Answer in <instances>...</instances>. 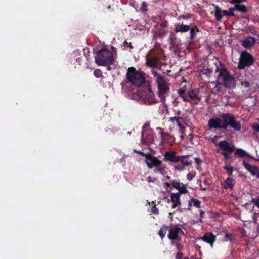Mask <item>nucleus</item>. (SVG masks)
<instances>
[{"label": "nucleus", "mask_w": 259, "mask_h": 259, "mask_svg": "<svg viewBox=\"0 0 259 259\" xmlns=\"http://www.w3.org/2000/svg\"><path fill=\"white\" fill-rule=\"evenodd\" d=\"M221 117L222 119L218 117L210 118L208 122L209 129L224 130L227 131L228 127H230L235 131L241 130V122L237 120L233 114L223 113Z\"/></svg>", "instance_id": "nucleus-1"}, {"label": "nucleus", "mask_w": 259, "mask_h": 259, "mask_svg": "<svg viewBox=\"0 0 259 259\" xmlns=\"http://www.w3.org/2000/svg\"><path fill=\"white\" fill-rule=\"evenodd\" d=\"M216 69L215 72L219 73L217 85L220 84L228 89L234 88L236 85L235 78L228 71L225 65L220 62L214 63Z\"/></svg>", "instance_id": "nucleus-2"}, {"label": "nucleus", "mask_w": 259, "mask_h": 259, "mask_svg": "<svg viewBox=\"0 0 259 259\" xmlns=\"http://www.w3.org/2000/svg\"><path fill=\"white\" fill-rule=\"evenodd\" d=\"M151 74L153 75L154 79L157 84V95L162 102L165 100V96L170 90L169 83H167L164 77L159 74L156 71L152 70Z\"/></svg>", "instance_id": "nucleus-3"}, {"label": "nucleus", "mask_w": 259, "mask_h": 259, "mask_svg": "<svg viewBox=\"0 0 259 259\" xmlns=\"http://www.w3.org/2000/svg\"><path fill=\"white\" fill-rule=\"evenodd\" d=\"M95 61L99 66H106V65H112L114 62L112 53L105 48L99 50L95 56Z\"/></svg>", "instance_id": "nucleus-4"}, {"label": "nucleus", "mask_w": 259, "mask_h": 259, "mask_svg": "<svg viewBox=\"0 0 259 259\" xmlns=\"http://www.w3.org/2000/svg\"><path fill=\"white\" fill-rule=\"evenodd\" d=\"M128 81L135 86H142L145 82L144 74L133 67L128 68L126 74Z\"/></svg>", "instance_id": "nucleus-5"}, {"label": "nucleus", "mask_w": 259, "mask_h": 259, "mask_svg": "<svg viewBox=\"0 0 259 259\" xmlns=\"http://www.w3.org/2000/svg\"><path fill=\"white\" fill-rule=\"evenodd\" d=\"M254 59L252 55L246 51H243L239 58L238 68L243 69L246 66H250L253 64Z\"/></svg>", "instance_id": "nucleus-6"}, {"label": "nucleus", "mask_w": 259, "mask_h": 259, "mask_svg": "<svg viewBox=\"0 0 259 259\" xmlns=\"http://www.w3.org/2000/svg\"><path fill=\"white\" fill-rule=\"evenodd\" d=\"M183 97V101L188 102L195 105H197L201 101V98L198 96V92L195 89H189L186 96Z\"/></svg>", "instance_id": "nucleus-7"}, {"label": "nucleus", "mask_w": 259, "mask_h": 259, "mask_svg": "<svg viewBox=\"0 0 259 259\" xmlns=\"http://www.w3.org/2000/svg\"><path fill=\"white\" fill-rule=\"evenodd\" d=\"M145 162L149 169L162 165V161L161 160H159L158 157L149 153H148L147 155H146Z\"/></svg>", "instance_id": "nucleus-8"}, {"label": "nucleus", "mask_w": 259, "mask_h": 259, "mask_svg": "<svg viewBox=\"0 0 259 259\" xmlns=\"http://www.w3.org/2000/svg\"><path fill=\"white\" fill-rule=\"evenodd\" d=\"M179 235H184V232L182 229L178 226L170 227L169 229V232L167 234V237L172 241L177 240L180 241L181 237Z\"/></svg>", "instance_id": "nucleus-9"}, {"label": "nucleus", "mask_w": 259, "mask_h": 259, "mask_svg": "<svg viewBox=\"0 0 259 259\" xmlns=\"http://www.w3.org/2000/svg\"><path fill=\"white\" fill-rule=\"evenodd\" d=\"M199 239L209 244L211 248L213 247L214 243L217 240L216 236L211 232L205 233L203 236Z\"/></svg>", "instance_id": "nucleus-10"}, {"label": "nucleus", "mask_w": 259, "mask_h": 259, "mask_svg": "<svg viewBox=\"0 0 259 259\" xmlns=\"http://www.w3.org/2000/svg\"><path fill=\"white\" fill-rule=\"evenodd\" d=\"M178 157L179 156L176 155L175 151H166L164 155L163 161L176 163L178 162Z\"/></svg>", "instance_id": "nucleus-11"}, {"label": "nucleus", "mask_w": 259, "mask_h": 259, "mask_svg": "<svg viewBox=\"0 0 259 259\" xmlns=\"http://www.w3.org/2000/svg\"><path fill=\"white\" fill-rule=\"evenodd\" d=\"M218 145L220 147L223 152H227L229 153H231L235 150V147L231 145L229 142L226 140L220 141Z\"/></svg>", "instance_id": "nucleus-12"}, {"label": "nucleus", "mask_w": 259, "mask_h": 259, "mask_svg": "<svg viewBox=\"0 0 259 259\" xmlns=\"http://www.w3.org/2000/svg\"><path fill=\"white\" fill-rule=\"evenodd\" d=\"M159 135L161 138L162 142H166L168 143H171L174 141V137L171 136L167 133H165L163 130L160 128Z\"/></svg>", "instance_id": "nucleus-13"}, {"label": "nucleus", "mask_w": 259, "mask_h": 259, "mask_svg": "<svg viewBox=\"0 0 259 259\" xmlns=\"http://www.w3.org/2000/svg\"><path fill=\"white\" fill-rule=\"evenodd\" d=\"M213 6L215 8L213 14L217 21H221L223 16H227L228 11L222 10L220 7L216 5L213 4Z\"/></svg>", "instance_id": "nucleus-14"}, {"label": "nucleus", "mask_w": 259, "mask_h": 259, "mask_svg": "<svg viewBox=\"0 0 259 259\" xmlns=\"http://www.w3.org/2000/svg\"><path fill=\"white\" fill-rule=\"evenodd\" d=\"M144 101L147 104H152L157 102L155 99V96L151 89H149L148 92L146 94Z\"/></svg>", "instance_id": "nucleus-15"}, {"label": "nucleus", "mask_w": 259, "mask_h": 259, "mask_svg": "<svg viewBox=\"0 0 259 259\" xmlns=\"http://www.w3.org/2000/svg\"><path fill=\"white\" fill-rule=\"evenodd\" d=\"M243 165L245 169L253 176H256L259 178V167L252 166L246 163L245 161L243 162Z\"/></svg>", "instance_id": "nucleus-16"}, {"label": "nucleus", "mask_w": 259, "mask_h": 259, "mask_svg": "<svg viewBox=\"0 0 259 259\" xmlns=\"http://www.w3.org/2000/svg\"><path fill=\"white\" fill-rule=\"evenodd\" d=\"M256 43V39L252 36H248L241 41V45L246 49H250Z\"/></svg>", "instance_id": "nucleus-17"}, {"label": "nucleus", "mask_w": 259, "mask_h": 259, "mask_svg": "<svg viewBox=\"0 0 259 259\" xmlns=\"http://www.w3.org/2000/svg\"><path fill=\"white\" fill-rule=\"evenodd\" d=\"M190 155H182L178 157V162H180L184 166H189L192 165V162L189 159Z\"/></svg>", "instance_id": "nucleus-18"}, {"label": "nucleus", "mask_w": 259, "mask_h": 259, "mask_svg": "<svg viewBox=\"0 0 259 259\" xmlns=\"http://www.w3.org/2000/svg\"><path fill=\"white\" fill-rule=\"evenodd\" d=\"M159 63V59L157 57L146 58V64L150 68H156Z\"/></svg>", "instance_id": "nucleus-19"}, {"label": "nucleus", "mask_w": 259, "mask_h": 259, "mask_svg": "<svg viewBox=\"0 0 259 259\" xmlns=\"http://www.w3.org/2000/svg\"><path fill=\"white\" fill-rule=\"evenodd\" d=\"M171 200L173 203L172 208H176L180 205V194L179 193H172L171 195Z\"/></svg>", "instance_id": "nucleus-20"}, {"label": "nucleus", "mask_w": 259, "mask_h": 259, "mask_svg": "<svg viewBox=\"0 0 259 259\" xmlns=\"http://www.w3.org/2000/svg\"><path fill=\"white\" fill-rule=\"evenodd\" d=\"M190 29V26L185 25L183 24H177L175 31L176 32H187Z\"/></svg>", "instance_id": "nucleus-21"}, {"label": "nucleus", "mask_w": 259, "mask_h": 259, "mask_svg": "<svg viewBox=\"0 0 259 259\" xmlns=\"http://www.w3.org/2000/svg\"><path fill=\"white\" fill-rule=\"evenodd\" d=\"M180 119H181L182 118L181 117L174 116V117H170L169 118V121H171L172 122H174L175 121L176 122L177 125L179 126L181 133L182 134H184L185 127L183 125V124L181 123V122L180 121Z\"/></svg>", "instance_id": "nucleus-22"}, {"label": "nucleus", "mask_w": 259, "mask_h": 259, "mask_svg": "<svg viewBox=\"0 0 259 259\" xmlns=\"http://www.w3.org/2000/svg\"><path fill=\"white\" fill-rule=\"evenodd\" d=\"M169 41L171 46L174 48H178L179 45L178 40L175 32H171L169 37Z\"/></svg>", "instance_id": "nucleus-23"}, {"label": "nucleus", "mask_w": 259, "mask_h": 259, "mask_svg": "<svg viewBox=\"0 0 259 259\" xmlns=\"http://www.w3.org/2000/svg\"><path fill=\"white\" fill-rule=\"evenodd\" d=\"M235 183V180L232 177H229L225 181L223 184V188L224 189L230 188L232 189L233 188Z\"/></svg>", "instance_id": "nucleus-24"}, {"label": "nucleus", "mask_w": 259, "mask_h": 259, "mask_svg": "<svg viewBox=\"0 0 259 259\" xmlns=\"http://www.w3.org/2000/svg\"><path fill=\"white\" fill-rule=\"evenodd\" d=\"M170 227V226H166L165 225H163L161 229L159 230L158 234L161 239H163V238L165 237L167 231L169 230Z\"/></svg>", "instance_id": "nucleus-25"}, {"label": "nucleus", "mask_w": 259, "mask_h": 259, "mask_svg": "<svg viewBox=\"0 0 259 259\" xmlns=\"http://www.w3.org/2000/svg\"><path fill=\"white\" fill-rule=\"evenodd\" d=\"M235 155L238 156L240 158H243L245 157H248L249 158H251V156L249 155L246 151H245L242 149L239 148L237 149L235 152Z\"/></svg>", "instance_id": "nucleus-26"}, {"label": "nucleus", "mask_w": 259, "mask_h": 259, "mask_svg": "<svg viewBox=\"0 0 259 259\" xmlns=\"http://www.w3.org/2000/svg\"><path fill=\"white\" fill-rule=\"evenodd\" d=\"M200 204H201V201L199 200L192 198H191L188 203L189 207H191L192 206L196 207V208H200Z\"/></svg>", "instance_id": "nucleus-27"}, {"label": "nucleus", "mask_w": 259, "mask_h": 259, "mask_svg": "<svg viewBox=\"0 0 259 259\" xmlns=\"http://www.w3.org/2000/svg\"><path fill=\"white\" fill-rule=\"evenodd\" d=\"M167 33V30L165 28H161L157 26V34L160 37H163L166 35Z\"/></svg>", "instance_id": "nucleus-28"}, {"label": "nucleus", "mask_w": 259, "mask_h": 259, "mask_svg": "<svg viewBox=\"0 0 259 259\" xmlns=\"http://www.w3.org/2000/svg\"><path fill=\"white\" fill-rule=\"evenodd\" d=\"M235 9H236V10L242 13H246L248 10L245 5L240 4L235 5Z\"/></svg>", "instance_id": "nucleus-29"}, {"label": "nucleus", "mask_w": 259, "mask_h": 259, "mask_svg": "<svg viewBox=\"0 0 259 259\" xmlns=\"http://www.w3.org/2000/svg\"><path fill=\"white\" fill-rule=\"evenodd\" d=\"M212 183V180L210 178H205L203 181V184L206 186L205 187H202L201 185L200 186L201 187V190L204 191H206L207 189V187H208Z\"/></svg>", "instance_id": "nucleus-30"}, {"label": "nucleus", "mask_w": 259, "mask_h": 259, "mask_svg": "<svg viewBox=\"0 0 259 259\" xmlns=\"http://www.w3.org/2000/svg\"><path fill=\"white\" fill-rule=\"evenodd\" d=\"M235 240L236 238L232 234L226 233L224 237V240L225 241H230L232 242Z\"/></svg>", "instance_id": "nucleus-31"}, {"label": "nucleus", "mask_w": 259, "mask_h": 259, "mask_svg": "<svg viewBox=\"0 0 259 259\" xmlns=\"http://www.w3.org/2000/svg\"><path fill=\"white\" fill-rule=\"evenodd\" d=\"M172 245L176 247L178 251H181L184 249L183 245L180 242L176 241V240L172 241Z\"/></svg>", "instance_id": "nucleus-32"}, {"label": "nucleus", "mask_w": 259, "mask_h": 259, "mask_svg": "<svg viewBox=\"0 0 259 259\" xmlns=\"http://www.w3.org/2000/svg\"><path fill=\"white\" fill-rule=\"evenodd\" d=\"M213 70L212 69L205 67H203L201 70V72L207 76H210Z\"/></svg>", "instance_id": "nucleus-33"}, {"label": "nucleus", "mask_w": 259, "mask_h": 259, "mask_svg": "<svg viewBox=\"0 0 259 259\" xmlns=\"http://www.w3.org/2000/svg\"><path fill=\"white\" fill-rule=\"evenodd\" d=\"M177 93L178 94L179 96L181 97L183 100V97L186 96V95H187V90H184L181 88H180L178 90H177Z\"/></svg>", "instance_id": "nucleus-34"}, {"label": "nucleus", "mask_w": 259, "mask_h": 259, "mask_svg": "<svg viewBox=\"0 0 259 259\" xmlns=\"http://www.w3.org/2000/svg\"><path fill=\"white\" fill-rule=\"evenodd\" d=\"M180 191V194H186L188 193V191L186 189L185 185L184 184L180 186V188L178 189Z\"/></svg>", "instance_id": "nucleus-35"}, {"label": "nucleus", "mask_w": 259, "mask_h": 259, "mask_svg": "<svg viewBox=\"0 0 259 259\" xmlns=\"http://www.w3.org/2000/svg\"><path fill=\"white\" fill-rule=\"evenodd\" d=\"M155 168L154 170V173L164 174V168L162 167V165L159 166V167H155Z\"/></svg>", "instance_id": "nucleus-36"}, {"label": "nucleus", "mask_w": 259, "mask_h": 259, "mask_svg": "<svg viewBox=\"0 0 259 259\" xmlns=\"http://www.w3.org/2000/svg\"><path fill=\"white\" fill-rule=\"evenodd\" d=\"M94 75L95 77L99 78L102 76V72L100 69H96L94 71Z\"/></svg>", "instance_id": "nucleus-37"}, {"label": "nucleus", "mask_w": 259, "mask_h": 259, "mask_svg": "<svg viewBox=\"0 0 259 259\" xmlns=\"http://www.w3.org/2000/svg\"><path fill=\"white\" fill-rule=\"evenodd\" d=\"M224 168L226 170L227 173L231 176L232 175L233 171V168L232 166H225Z\"/></svg>", "instance_id": "nucleus-38"}, {"label": "nucleus", "mask_w": 259, "mask_h": 259, "mask_svg": "<svg viewBox=\"0 0 259 259\" xmlns=\"http://www.w3.org/2000/svg\"><path fill=\"white\" fill-rule=\"evenodd\" d=\"M182 184L183 183L178 182L175 181H174L173 182H171V185H172V187L176 188L177 189L180 188V186L182 185Z\"/></svg>", "instance_id": "nucleus-39"}, {"label": "nucleus", "mask_w": 259, "mask_h": 259, "mask_svg": "<svg viewBox=\"0 0 259 259\" xmlns=\"http://www.w3.org/2000/svg\"><path fill=\"white\" fill-rule=\"evenodd\" d=\"M83 54L86 57L87 60L88 61L89 60L90 57V51L89 48H84L83 49Z\"/></svg>", "instance_id": "nucleus-40"}, {"label": "nucleus", "mask_w": 259, "mask_h": 259, "mask_svg": "<svg viewBox=\"0 0 259 259\" xmlns=\"http://www.w3.org/2000/svg\"><path fill=\"white\" fill-rule=\"evenodd\" d=\"M189 30L190 31V38L191 40H193L196 37V32L192 27H190V29Z\"/></svg>", "instance_id": "nucleus-41"}, {"label": "nucleus", "mask_w": 259, "mask_h": 259, "mask_svg": "<svg viewBox=\"0 0 259 259\" xmlns=\"http://www.w3.org/2000/svg\"><path fill=\"white\" fill-rule=\"evenodd\" d=\"M151 212L154 214H158L159 213V210L155 205L152 206L151 208Z\"/></svg>", "instance_id": "nucleus-42"}, {"label": "nucleus", "mask_w": 259, "mask_h": 259, "mask_svg": "<svg viewBox=\"0 0 259 259\" xmlns=\"http://www.w3.org/2000/svg\"><path fill=\"white\" fill-rule=\"evenodd\" d=\"M236 10V9H235V6L233 8H230L229 9V11H228L227 16H234L235 14L234 13V11Z\"/></svg>", "instance_id": "nucleus-43"}, {"label": "nucleus", "mask_w": 259, "mask_h": 259, "mask_svg": "<svg viewBox=\"0 0 259 259\" xmlns=\"http://www.w3.org/2000/svg\"><path fill=\"white\" fill-rule=\"evenodd\" d=\"M247 0H231L230 3L233 4H240V3L246 2Z\"/></svg>", "instance_id": "nucleus-44"}, {"label": "nucleus", "mask_w": 259, "mask_h": 259, "mask_svg": "<svg viewBox=\"0 0 259 259\" xmlns=\"http://www.w3.org/2000/svg\"><path fill=\"white\" fill-rule=\"evenodd\" d=\"M220 153L223 155L224 158L225 160H228L229 159L231 158V157L229 156V154H230L229 153L227 152H220Z\"/></svg>", "instance_id": "nucleus-45"}, {"label": "nucleus", "mask_w": 259, "mask_h": 259, "mask_svg": "<svg viewBox=\"0 0 259 259\" xmlns=\"http://www.w3.org/2000/svg\"><path fill=\"white\" fill-rule=\"evenodd\" d=\"M134 152L135 153H136L142 156L145 157V158H146V155H147V153H145L144 152H143L141 151L136 150L135 149V150H134Z\"/></svg>", "instance_id": "nucleus-46"}, {"label": "nucleus", "mask_w": 259, "mask_h": 259, "mask_svg": "<svg viewBox=\"0 0 259 259\" xmlns=\"http://www.w3.org/2000/svg\"><path fill=\"white\" fill-rule=\"evenodd\" d=\"M157 26L161 28H166L167 27V22L165 20L163 21L160 23V25Z\"/></svg>", "instance_id": "nucleus-47"}, {"label": "nucleus", "mask_w": 259, "mask_h": 259, "mask_svg": "<svg viewBox=\"0 0 259 259\" xmlns=\"http://www.w3.org/2000/svg\"><path fill=\"white\" fill-rule=\"evenodd\" d=\"M147 5L146 2H143L141 5V10L144 12L147 11Z\"/></svg>", "instance_id": "nucleus-48"}, {"label": "nucleus", "mask_w": 259, "mask_h": 259, "mask_svg": "<svg viewBox=\"0 0 259 259\" xmlns=\"http://www.w3.org/2000/svg\"><path fill=\"white\" fill-rule=\"evenodd\" d=\"M247 32L250 33L254 35L256 34V30H255V29L254 28H249L247 30Z\"/></svg>", "instance_id": "nucleus-49"}, {"label": "nucleus", "mask_w": 259, "mask_h": 259, "mask_svg": "<svg viewBox=\"0 0 259 259\" xmlns=\"http://www.w3.org/2000/svg\"><path fill=\"white\" fill-rule=\"evenodd\" d=\"M194 160L197 165H200L202 163V160L199 157L195 158Z\"/></svg>", "instance_id": "nucleus-50"}, {"label": "nucleus", "mask_w": 259, "mask_h": 259, "mask_svg": "<svg viewBox=\"0 0 259 259\" xmlns=\"http://www.w3.org/2000/svg\"><path fill=\"white\" fill-rule=\"evenodd\" d=\"M183 256V253L181 251H178L176 254V259H182Z\"/></svg>", "instance_id": "nucleus-51"}, {"label": "nucleus", "mask_w": 259, "mask_h": 259, "mask_svg": "<svg viewBox=\"0 0 259 259\" xmlns=\"http://www.w3.org/2000/svg\"><path fill=\"white\" fill-rule=\"evenodd\" d=\"M147 181L149 183H151V182H155L156 181H157L156 179V178H152V177L151 176H148L147 177Z\"/></svg>", "instance_id": "nucleus-52"}, {"label": "nucleus", "mask_w": 259, "mask_h": 259, "mask_svg": "<svg viewBox=\"0 0 259 259\" xmlns=\"http://www.w3.org/2000/svg\"><path fill=\"white\" fill-rule=\"evenodd\" d=\"M252 202L259 208V197L252 199Z\"/></svg>", "instance_id": "nucleus-53"}, {"label": "nucleus", "mask_w": 259, "mask_h": 259, "mask_svg": "<svg viewBox=\"0 0 259 259\" xmlns=\"http://www.w3.org/2000/svg\"><path fill=\"white\" fill-rule=\"evenodd\" d=\"M199 212H200V219H199V221L200 222H202V219L203 218V215L204 214L205 212L203 210H199Z\"/></svg>", "instance_id": "nucleus-54"}, {"label": "nucleus", "mask_w": 259, "mask_h": 259, "mask_svg": "<svg viewBox=\"0 0 259 259\" xmlns=\"http://www.w3.org/2000/svg\"><path fill=\"white\" fill-rule=\"evenodd\" d=\"M123 45L125 47H129L131 49L133 48V46L131 43H128L126 40L124 41Z\"/></svg>", "instance_id": "nucleus-55"}, {"label": "nucleus", "mask_w": 259, "mask_h": 259, "mask_svg": "<svg viewBox=\"0 0 259 259\" xmlns=\"http://www.w3.org/2000/svg\"><path fill=\"white\" fill-rule=\"evenodd\" d=\"M194 175L192 173H188L187 175V178L188 180L191 181L194 178Z\"/></svg>", "instance_id": "nucleus-56"}, {"label": "nucleus", "mask_w": 259, "mask_h": 259, "mask_svg": "<svg viewBox=\"0 0 259 259\" xmlns=\"http://www.w3.org/2000/svg\"><path fill=\"white\" fill-rule=\"evenodd\" d=\"M241 85L244 87L248 88L250 86V84L249 81H244L241 83Z\"/></svg>", "instance_id": "nucleus-57"}, {"label": "nucleus", "mask_w": 259, "mask_h": 259, "mask_svg": "<svg viewBox=\"0 0 259 259\" xmlns=\"http://www.w3.org/2000/svg\"><path fill=\"white\" fill-rule=\"evenodd\" d=\"M252 129L259 132V125H253L252 126Z\"/></svg>", "instance_id": "nucleus-58"}, {"label": "nucleus", "mask_w": 259, "mask_h": 259, "mask_svg": "<svg viewBox=\"0 0 259 259\" xmlns=\"http://www.w3.org/2000/svg\"><path fill=\"white\" fill-rule=\"evenodd\" d=\"M82 61V58L81 57H78L76 58V61L80 65H81V61Z\"/></svg>", "instance_id": "nucleus-59"}, {"label": "nucleus", "mask_w": 259, "mask_h": 259, "mask_svg": "<svg viewBox=\"0 0 259 259\" xmlns=\"http://www.w3.org/2000/svg\"><path fill=\"white\" fill-rule=\"evenodd\" d=\"M192 28L195 30L196 33L200 31L199 28L196 26L192 27Z\"/></svg>", "instance_id": "nucleus-60"}, {"label": "nucleus", "mask_w": 259, "mask_h": 259, "mask_svg": "<svg viewBox=\"0 0 259 259\" xmlns=\"http://www.w3.org/2000/svg\"><path fill=\"white\" fill-rule=\"evenodd\" d=\"M181 88L182 89L184 90H187V92L188 91H189V90H188V88H187V85H184V86L182 87V88Z\"/></svg>", "instance_id": "nucleus-61"}, {"label": "nucleus", "mask_w": 259, "mask_h": 259, "mask_svg": "<svg viewBox=\"0 0 259 259\" xmlns=\"http://www.w3.org/2000/svg\"><path fill=\"white\" fill-rule=\"evenodd\" d=\"M189 17H187L186 16H184V15H181L179 16V18H183V19H187L189 18Z\"/></svg>", "instance_id": "nucleus-62"}, {"label": "nucleus", "mask_w": 259, "mask_h": 259, "mask_svg": "<svg viewBox=\"0 0 259 259\" xmlns=\"http://www.w3.org/2000/svg\"><path fill=\"white\" fill-rule=\"evenodd\" d=\"M176 169L178 170H180V171L183 170L184 169L183 168L179 167H176Z\"/></svg>", "instance_id": "nucleus-63"}, {"label": "nucleus", "mask_w": 259, "mask_h": 259, "mask_svg": "<svg viewBox=\"0 0 259 259\" xmlns=\"http://www.w3.org/2000/svg\"><path fill=\"white\" fill-rule=\"evenodd\" d=\"M165 185L167 187H170L171 186V184L167 182L165 183Z\"/></svg>", "instance_id": "nucleus-64"}]
</instances>
